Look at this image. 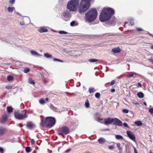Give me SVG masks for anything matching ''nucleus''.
Here are the masks:
<instances>
[{"label": "nucleus", "mask_w": 153, "mask_h": 153, "mask_svg": "<svg viewBox=\"0 0 153 153\" xmlns=\"http://www.w3.org/2000/svg\"><path fill=\"white\" fill-rule=\"evenodd\" d=\"M114 14V10L110 7L103 8L100 15V20L101 22L108 20Z\"/></svg>", "instance_id": "nucleus-1"}, {"label": "nucleus", "mask_w": 153, "mask_h": 153, "mask_svg": "<svg viewBox=\"0 0 153 153\" xmlns=\"http://www.w3.org/2000/svg\"><path fill=\"white\" fill-rule=\"evenodd\" d=\"M56 122V120L54 118L51 117H48L41 120L40 125L42 127L51 128L54 126Z\"/></svg>", "instance_id": "nucleus-2"}, {"label": "nucleus", "mask_w": 153, "mask_h": 153, "mask_svg": "<svg viewBox=\"0 0 153 153\" xmlns=\"http://www.w3.org/2000/svg\"><path fill=\"white\" fill-rule=\"evenodd\" d=\"M97 12L95 8H92L85 14V19L89 22L94 21L97 18Z\"/></svg>", "instance_id": "nucleus-3"}, {"label": "nucleus", "mask_w": 153, "mask_h": 153, "mask_svg": "<svg viewBox=\"0 0 153 153\" xmlns=\"http://www.w3.org/2000/svg\"><path fill=\"white\" fill-rule=\"evenodd\" d=\"M91 0H82L79 7V13L85 12L89 8Z\"/></svg>", "instance_id": "nucleus-4"}, {"label": "nucleus", "mask_w": 153, "mask_h": 153, "mask_svg": "<svg viewBox=\"0 0 153 153\" xmlns=\"http://www.w3.org/2000/svg\"><path fill=\"white\" fill-rule=\"evenodd\" d=\"M79 4V1L77 0H70L67 4V8L71 11H76Z\"/></svg>", "instance_id": "nucleus-5"}, {"label": "nucleus", "mask_w": 153, "mask_h": 153, "mask_svg": "<svg viewBox=\"0 0 153 153\" xmlns=\"http://www.w3.org/2000/svg\"><path fill=\"white\" fill-rule=\"evenodd\" d=\"M27 113L26 110H23L21 112L17 111L14 113V116L16 119L19 120L24 119L27 117Z\"/></svg>", "instance_id": "nucleus-6"}, {"label": "nucleus", "mask_w": 153, "mask_h": 153, "mask_svg": "<svg viewBox=\"0 0 153 153\" xmlns=\"http://www.w3.org/2000/svg\"><path fill=\"white\" fill-rule=\"evenodd\" d=\"M59 132L58 134L62 135L63 137H64V134H67L69 133V129L68 127L65 126H63L59 128L58 129Z\"/></svg>", "instance_id": "nucleus-7"}, {"label": "nucleus", "mask_w": 153, "mask_h": 153, "mask_svg": "<svg viewBox=\"0 0 153 153\" xmlns=\"http://www.w3.org/2000/svg\"><path fill=\"white\" fill-rule=\"evenodd\" d=\"M114 125L119 126H121L123 125L122 122L118 119L115 118H113V122Z\"/></svg>", "instance_id": "nucleus-8"}, {"label": "nucleus", "mask_w": 153, "mask_h": 153, "mask_svg": "<svg viewBox=\"0 0 153 153\" xmlns=\"http://www.w3.org/2000/svg\"><path fill=\"white\" fill-rule=\"evenodd\" d=\"M126 133L128 137L131 140L134 141H135V137L134 135L133 132L129 131H126Z\"/></svg>", "instance_id": "nucleus-9"}, {"label": "nucleus", "mask_w": 153, "mask_h": 153, "mask_svg": "<svg viewBox=\"0 0 153 153\" xmlns=\"http://www.w3.org/2000/svg\"><path fill=\"white\" fill-rule=\"evenodd\" d=\"M104 124L105 125H109L112 123L113 118L110 117H108L107 118H105L104 119Z\"/></svg>", "instance_id": "nucleus-10"}, {"label": "nucleus", "mask_w": 153, "mask_h": 153, "mask_svg": "<svg viewBox=\"0 0 153 153\" xmlns=\"http://www.w3.org/2000/svg\"><path fill=\"white\" fill-rule=\"evenodd\" d=\"M7 131V129L4 127L0 126V136L4 135Z\"/></svg>", "instance_id": "nucleus-11"}, {"label": "nucleus", "mask_w": 153, "mask_h": 153, "mask_svg": "<svg viewBox=\"0 0 153 153\" xmlns=\"http://www.w3.org/2000/svg\"><path fill=\"white\" fill-rule=\"evenodd\" d=\"M7 118V115L6 114L2 116L1 118L0 119V123H5Z\"/></svg>", "instance_id": "nucleus-12"}, {"label": "nucleus", "mask_w": 153, "mask_h": 153, "mask_svg": "<svg viewBox=\"0 0 153 153\" xmlns=\"http://www.w3.org/2000/svg\"><path fill=\"white\" fill-rule=\"evenodd\" d=\"M39 32L41 33L46 32L48 31V29L44 27H41L39 28L38 30Z\"/></svg>", "instance_id": "nucleus-13"}, {"label": "nucleus", "mask_w": 153, "mask_h": 153, "mask_svg": "<svg viewBox=\"0 0 153 153\" xmlns=\"http://www.w3.org/2000/svg\"><path fill=\"white\" fill-rule=\"evenodd\" d=\"M112 51L115 53H117L120 51V49L119 47H118L113 48L112 50Z\"/></svg>", "instance_id": "nucleus-14"}, {"label": "nucleus", "mask_w": 153, "mask_h": 153, "mask_svg": "<svg viewBox=\"0 0 153 153\" xmlns=\"http://www.w3.org/2000/svg\"><path fill=\"white\" fill-rule=\"evenodd\" d=\"M95 119L98 122H100L101 123H102L101 122V121L102 120H103V119L102 118H100V116L99 115V114H97L96 115H95Z\"/></svg>", "instance_id": "nucleus-15"}, {"label": "nucleus", "mask_w": 153, "mask_h": 153, "mask_svg": "<svg viewBox=\"0 0 153 153\" xmlns=\"http://www.w3.org/2000/svg\"><path fill=\"white\" fill-rule=\"evenodd\" d=\"M99 143L101 144H103L105 142V139L103 138H99L98 140Z\"/></svg>", "instance_id": "nucleus-16"}, {"label": "nucleus", "mask_w": 153, "mask_h": 153, "mask_svg": "<svg viewBox=\"0 0 153 153\" xmlns=\"http://www.w3.org/2000/svg\"><path fill=\"white\" fill-rule=\"evenodd\" d=\"M7 111L8 113H10L13 112V108L11 106H8L7 108Z\"/></svg>", "instance_id": "nucleus-17"}, {"label": "nucleus", "mask_w": 153, "mask_h": 153, "mask_svg": "<svg viewBox=\"0 0 153 153\" xmlns=\"http://www.w3.org/2000/svg\"><path fill=\"white\" fill-rule=\"evenodd\" d=\"M27 127L30 129H32L33 127V124L31 122H28L26 125Z\"/></svg>", "instance_id": "nucleus-18"}, {"label": "nucleus", "mask_w": 153, "mask_h": 153, "mask_svg": "<svg viewBox=\"0 0 153 153\" xmlns=\"http://www.w3.org/2000/svg\"><path fill=\"white\" fill-rule=\"evenodd\" d=\"M31 54L34 56H40L41 55L38 53L37 52L34 51H31Z\"/></svg>", "instance_id": "nucleus-19"}, {"label": "nucleus", "mask_w": 153, "mask_h": 153, "mask_svg": "<svg viewBox=\"0 0 153 153\" xmlns=\"http://www.w3.org/2000/svg\"><path fill=\"white\" fill-rule=\"evenodd\" d=\"M134 124L138 126H141L143 124L141 122L139 121L135 122H134Z\"/></svg>", "instance_id": "nucleus-20"}, {"label": "nucleus", "mask_w": 153, "mask_h": 153, "mask_svg": "<svg viewBox=\"0 0 153 153\" xmlns=\"http://www.w3.org/2000/svg\"><path fill=\"white\" fill-rule=\"evenodd\" d=\"M13 77L10 75H9L7 77V80L9 82L13 81Z\"/></svg>", "instance_id": "nucleus-21"}, {"label": "nucleus", "mask_w": 153, "mask_h": 153, "mask_svg": "<svg viewBox=\"0 0 153 153\" xmlns=\"http://www.w3.org/2000/svg\"><path fill=\"white\" fill-rule=\"evenodd\" d=\"M44 56L47 58H52V55L48 53H44Z\"/></svg>", "instance_id": "nucleus-22"}, {"label": "nucleus", "mask_w": 153, "mask_h": 153, "mask_svg": "<svg viewBox=\"0 0 153 153\" xmlns=\"http://www.w3.org/2000/svg\"><path fill=\"white\" fill-rule=\"evenodd\" d=\"M116 138L117 140H122L123 139V136L119 135H115Z\"/></svg>", "instance_id": "nucleus-23"}, {"label": "nucleus", "mask_w": 153, "mask_h": 153, "mask_svg": "<svg viewBox=\"0 0 153 153\" xmlns=\"http://www.w3.org/2000/svg\"><path fill=\"white\" fill-rule=\"evenodd\" d=\"M137 96L140 98H142L144 97L143 94L141 92H140L137 93Z\"/></svg>", "instance_id": "nucleus-24"}, {"label": "nucleus", "mask_w": 153, "mask_h": 153, "mask_svg": "<svg viewBox=\"0 0 153 153\" xmlns=\"http://www.w3.org/2000/svg\"><path fill=\"white\" fill-rule=\"evenodd\" d=\"M96 91L94 88H91L89 89V92L90 93L94 92Z\"/></svg>", "instance_id": "nucleus-25"}, {"label": "nucleus", "mask_w": 153, "mask_h": 153, "mask_svg": "<svg viewBox=\"0 0 153 153\" xmlns=\"http://www.w3.org/2000/svg\"><path fill=\"white\" fill-rule=\"evenodd\" d=\"M15 9V8L13 7H9L8 8H7V10H8V11L9 12H13V10H14Z\"/></svg>", "instance_id": "nucleus-26"}, {"label": "nucleus", "mask_w": 153, "mask_h": 153, "mask_svg": "<svg viewBox=\"0 0 153 153\" xmlns=\"http://www.w3.org/2000/svg\"><path fill=\"white\" fill-rule=\"evenodd\" d=\"M117 146L119 150H122L123 148L121 146L120 143H117Z\"/></svg>", "instance_id": "nucleus-27"}, {"label": "nucleus", "mask_w": 153, "mask_h": 153, "mask_svg": "<svg viewBox=\"0 0 153 153\" xmlns=\"http://www.w3.org/2000/svg\"><path fill=\"white\" fill-rule=\"evenodd\" d=\"M31 149L30 147H26L25 148V151L27 152H29L31 151Z\"/></svg>", "instance_id": "nucleus-28"}, {"label": "nucleus", "mask_w": 153, "mask_h": 153, "mask_svg": "<svg viewBox=\"0 0 153 153\" xmlns=\"http://www.w3.org/2000/svg\"><path fill=\"white\" fill-rule=\"evenodd\" d=\"M28 82L30 84H31L34 85L35 84L34 81L31 78H30L28 79Z\"/></svg>", "instance_id": "nucleus-29"}, {"label": "nucleus", "mask_w": 153, "mask_h": 153, "mask_svg": "<svg viewBox=\"0 0 153 153\" xmlns=\"http://www.w3.org/2000/svg\"><path fill=\"white\" fill-rule=\"evenodd\" d=\"M39 103L42 104L44 105L45 103V102L44 99L43 98H41L40 100H39Z\"/></svg>", "instance_id": "nucleus-30"}, {"label": "nucleus", "mask_w": 153, "mask_h": 153, "mask_svg": "<svg viewBox=\"0 0 153 153\" xmlns=\"http://www.w3.org/2000/svg\"><path fill=\"white\" fill-rule=\"evenodd\" d=\"M98 61V60L96 59H92L89 60V61L92 62H94Z\"/></svg>", "instance_id": "nucleus-31"}, {"label": "nucleus", "mask_w": 153, "mask_h": 153, "mask_svg": "<svg viewBox=\"0 0 153 153\" xmlns=\"http://www.w3.org/2000/svg\"><path fill=\"white\" fill-rule=\"evenodd\" d=\"M126 77L127 78H129L130 77H133L134 78L135 77H134V75L133 74H127L126 75Z\"/></svg>", "instance_id": "nucleus-32"}, {"label": "nucleus", "mask_w": 153, "mask_h": 153, "mask_svg": "<svg viewBox=\"0 0 153 153\" xmlns=\"http://www.w3.org/2000/svg\"><path fill=\"white\" fill-rule=\"evenodd\" d=\"M95 97L97 99H99L100 97V94L99 93L97 92L95 94Z\"/></svg>", "instance_id": "nucleus-33"}, {"label": "nucleus", "mask_w": 153, "mask_h": 153, "mask_svg": "<svg viewBox=\"0 0 153 153\" xmlns=\"http://www.w3.org/2000/svg\"><path fill=\"white\" fill-rule=\"evenodd\" d=\"M30 71V69L29 68H25L24 69V72L25 73H27Z\"/></svg>", "instance_id": "nucleus-34"}, {"label": "nucleus", "mask_w": 153, "mask_h": 153, "mask_svg": "<svg viewBox=\"0 0 153 153\" xmlns=\"http://www.w3.org/2000/svg\"><path fill=\"white\" fill-rule=\"evenodd\" d=\"M89 103L88 100H87V101L85 102V107L87 108H88L89 107Z\"/></svg>", "instance_id": "nucleus-35"}, {"label": "nucleus", "mask_w": 153, "mask_h": 153, "mask_svg": "<svg viewBox=\"0 0 153 153\" xmlns=\"http://www.w3.org/2000/svg\"><path fill=\"white\" fill-rule=\"evenodd\" d=\"M58 33L61 34H67L68 33L67 32L62 30L59 31Z\"/></svg>", "instance_id": "nucleus-36"}, {"label": "nucleus", "mask_w": 153, "mask_h": 153, "mask_svg": "<svg viewBox=\"0 0 153 153\" xmlns=\"http://www.w3.org/2000/svg\"><path fill=\"white\" fill-rule=\"evenodd\" d=\"M53 61L54 62L58 61V62H63V61H62L60 59H58L57 58H54L53 59Z\"/></svg>", "instance_id": "nucleus-37"}, {"label": "nucleus", "mask_w": 153, "mask_h": 153, "mask_svg": "<svg viewBox=\"0 0 153 153\" xmlns=\"http://www.w3.org/2000/svg\"><path fill=\"white\" fill-rule=\"evenodd\" d=\"M122 111L123 113L125 114L128 113L129 112V111L127 109H123Z\"/></svg>", "instance_id": "nucleus-38"}, {"label": "nucleus", "mask_w": 153, "mask_h": 153, "mask_svg": "<svg viewBox=\"0 0 153 153\" xmlns=\"http://www.w3.org/2000/svg\"><path fill=\"white\" fill-rule=\"evenodd\" d=\"M63 15L65 17H68L69 14L67 12H65L63 13Z\"/></svg>", "instance_id": "nucleus-39"}, {"label": "nucleus", "mask_w": 153, "mask_h": 153, "mask_svg": "<svg viewBox=\"0 0 153 153\" xmlns=\"http://www.w3.org/2000/svg\"><path fill=\"white\" fill-rule=\"evenodd\" d=\"M136 30L137 31H143V30L140 27H137L136 28Z\"/></svg>", "instance_id": "nucleus-40"}, {"label": "nucleus", "mask_w": 153, "mask_h": 153, "mask_svg": "<svg viewBox=\"0 0 153 153\" xmlns=\"http://www.w3.org/2000/svg\"><path fill=\"white\" fill-rule=\"evenodd\" d=\"M123 125L125 127H126L128 128H130L129 126L126 123H124Z\"/></svg>", "instance_id": "nucleus-41"}, {"label": "nucleus", "mask_w": 153, "mask_h": 153, "mask_svg": "<svg viewBox=\"0 0 153 153\" xmlns=\"http://www.w3.org/2000/svg\"><path fill=\"white\" fill-rule=\"evenodd\" d=\"M30 143L32 145H33L35 143V141L33 139H31L30 140Z\"/></svg>", "instance_id": "nucleus-42"}, {"label": "nucleus", "mask_w": 153, "mask_h": 153, "mask_svg": "<svg viewBox=\"0 0 153 153\" xmlns=\"http://www.w3.org/2000/svg\"><path fill=\"white\" fill-rule=\"evenodd\" d=\"M50 106L51 107L53 108L54 110H56L57 109V108L54 107L53 105L52 104H51Z\"/></svg>", "instance_id": "nucleus-43"}, {"label": "nucleus", "mask_w": 153, "mask_h": 153, "mask_svg": "<svg viewBox=\"0 0 153 153\" xmlns=\"http://www.w3.org/2000/svg\"><path fill=\"white\" fill-rule=\"evenodd\" d=\"M108 149L110 150H113L114 149V146H109L108 147Z\"/></svg>", "instance_id": "nucleus-44"}, {"label": "nucleus", "mask_w": 153, "mask_h": 153, "mask_svg": "<svg viewBox=\"0 0 153 153\" xmlns=\"http://www.w3.org/2000/svg\"><path fill=\"white\" fill-rule=\"evenodd\" d=\"M115 80H113L112 81H111V85H112L114 84L115 82Z\"/></svg>", "instance_id": "nucleus-45"}, {"label": "nucleus", "mask_w": 153, "mask_h": 153, "mask_svg": "<svg viewBox=\"0 0 153 153\" xmlns=\"http://www.w3.org/2000/svg\"><path fill=\"white\" fill-rule=\"evenodd\" d=\"M12 88V86H11L8 85V86H6L5 87V88L7 89H11Z\"/></svg>", "instance_id": "nucleus-46"}, {"label": "nucleus", "mask_w": 153, "mask_h": 153, "mask_svg": "<svg viewBox=\"0 0 153 153\" xmlns=\"http://www.w3.org/2000/svg\"><path fill=\"white\" fill-rule=\"evenodd\" d=\"M149 111L151 114L153 113V108H151L149 110Z\"/></svg>", "instance_id": "nucleus-47"}, {"label": "nucleus", "mask_w": 153, "mask_h": 153, "mask_svg": "<svg viewBox=\"0 0 153 153\" xmlns=\"http://www.w3.org/2000/svg\"><path fill=\"white\" fill-rule=\"evenodd\" d=\"M75 23V22L74 21H72L70 23V25L71 26H74Z\"/></svg>", "instance_id": "nucleus-48"}, {"label": "nucleus", "mask_w": 153, "mask_h": 153, "mask_svg": "<svg viewBox=\"0 0 153 153\" xmlns=\"http://www.w3.org/2000/svg\"><path fill=\"white\" fill-rule=\"evenodd\" d=\"M110 82H108V83H107L105 84V86H106V87H109V86H110Z\"/></svg>", "instance_id": "nucleus-49"}, {"label": "nucleus", "mask_w": 153, "mask_h": 153, "mask_svg": "<svg viewBox=\"0 0 153 153\" xmlns=\"http://www.w3.org/2000/svg\"><path fill=\"white\" fill-rule=\"evenodd\" d=\"M137 86L138 87H142L141 85V83L140 82H139L137 84Z\"/></svg>", "instance_id": "nucleus-50"}, {"label": "nucleus", "mask_w": 153, "mask_h": 153, "mask_svg": "<svg viewBox=\"0 0 153 153\" xmlns=\"http://www.w3.org/2000/svg\"><path fill=\"white\" fill-rule=\"evenodd\" d=\"M150 62L152 63L153 64V59H149L148 60Z\"/></svg>", "instance_id": "nucleus-51"}, {"label": "nucleus", "mask_w": 153, "mask_h": 153, "mask_svg": "<svg viewBox=\"0 0 153 153\" xmlns=\"http://www.w3.org/2000/svg\"><path fill=\"white\" fill-rule=\"evenodd\" d=\"M4 151V149L0 147V152L1 153H3L2 152Z\"/></svg>", "instance_id": "nucleus-52"}, {"label": "nucleus", "mask_w": 153, "mask_h": 153, "mask_svg": "<svg viewBox=\"0 0 153 153\" xmlns=\"http://www.w3.org/2000/svg\"><path fill=\"white\" fill-rule=\"evenodd\" d=\"M109 130H110V129L109 128L103 129L102 130V131H109Z\"/></svg>", "instance_id": "nucleus-53"}, {"label": "nucleus", "mask_w": 153, "mask_h": 153, "mask_svg": "<svg viewBox=\"0 0 153 153\" xmlns=\"http://www.w3.org/2000/svg\"><path fill=\"white\" fill-rule=\"evenodd\" d=\"M110 91L111 92L113 93L115 91V89H111Z\"/></svg>", "instance_id": "nucleus-54"}, {"label": "nucleus", "mask_w": 153, "mask_h": 153, "mask_svg": "<svg viewBox=\"0 0 153 153\" xmlns=\"http://www.w3.org/2000/svg\"><path fill=\"white\" fill-rule=\"evenodd\" d=\"M71 149H69L67 150H66L65 152L66 153H67V152H69V151H71Z\"/></svg>", "instance_id": "nucleus-55"}, {"label": "nucleus", "mask_w": 153, "mask_h": 153, "mask_svg": "<svg viewBox=\"0 0 153 153\" xmlns=\"http://www.w3.org/2000/svg\"><path fill=\"white\" fill-rule=\"evenodd\" d=\"M15 1V0H10V2L12 3H13Z\"/></svg>", "instance_id": "nucleus-56"}, {"label": "nucleus", "mask_w": 153, "mask_h": 153, "mask_svg": "<svg viewBox=\"0 0 153 153\" xmlns=\"http://www.w3.org/2000/svg\"><path fill=\"white\" fill-rule=\"evenodd\" d=\"M134 153H137V150L135 148H134Z\"/></svg>", "instance_id": "nucleus-57"}, {"label": "nucleus", "mask_w": 153, "mask_h": 153, "mask_svg": "<svg viewBox=\"0 0 153 153\" xmlns=\"http://www.w3.org/2000/svg\"><path fill=\"white\" fill-rule=\"evenodd\" d=\"M150 48L152 49H153V45H151L150 47Z\"/></svg>", "instance_id": "nucleus-58"}, {"label": "nucleus", "mask_w": 153, "mask_h": 153, "mask_svg": "<svg viewBox=\"0 0 153 153\" xmlns=\"http://www.w3.org/2000/svg\"><path fill=\"white\" fill-rule=\"evenodd\" d=\"M119 153H122V150H119Z\"/></svg>", "instance_id": "nucleus-59"}, {"label": "nucleus", "mask_w": 153, "mask_h": 153, "mask_svg": "<svg viewBox=\"0 0 153 153\" xmlns=\"http://www.w3.org/2000/svg\"><path fill=\"white\" fill-rule=\"evenodd\" d=\"M45 100L46 101L48 102V98H46V99H45Z\"/></svg>", "instance_id": "nucleus-60"}, {"label": "nucleus", "mask_w": 153, "mask_h": 153, "mask_svg": "<svg viewBox=\"0 0 153 153\" xmlns=\"http://www.w3.org/2000/svg\"><path fill=\"white\" fill-rule=\"evenodd\" d=\"M144 105H146V102H144Z\"/></svg>", "instance_id": "nucleus-61"}, {"label": "nucleus", "mask_w": 153, "mask_h": 153, "mask_svg": "<svg viewBox=\"0 0 153 153\" xmlns=\"http://www.w3.org/2000/svg\"><path fill=\"white\" fill-rule=\"evenodd\" d=\"M20 25H23V24H22V23H21V22H20Z\"/></svg>", "instance_id": "nucleus-62"}, {"label": "nucleus", "mask_w": 153, "mask_h": 153, "mask_svg": "<svg viewBox=\"0 0 153 153\" xmlns=\"http://www.w3.org/2000/svg\"><path fill=\"white\" fill-rule=\"evenodd\" d=\"M149 153H153L151 152H150Z\"/></svg>", "instance_id": "nucleus-63"}, {"label": "nucleus", "mask_w": 153, "mask_h": 153, "mask_svg": "<svg viewBox=\"0 0 153 153\" xmlns=\"http://www.w3.org/2000/svg\"><path fill=\"white\" fill-rule=\"evenodd\" d=\"M20 126H21V127L22 126V125H21Z\"/></svg>", "instance_id": "nucleus-64"}]
</instances>
